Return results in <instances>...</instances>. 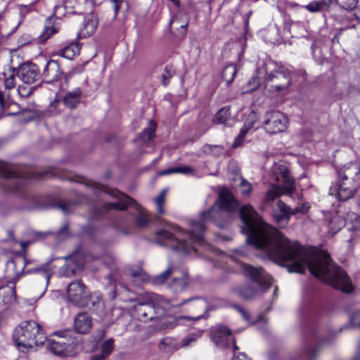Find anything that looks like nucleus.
<instances>
[{
  "mask_svg": "<svg viewBox=\"0 0 360 360\" xmlns=\"http://www.w3.org/2000/svg\"><path fill=\"white\" fill-rule=\"evenodd\" d=\"M240 216L247 242L264 250L274 262L288 267L289 272L303 274L308 268L315 277L335 289L345 292L353 290L345 271L331 262L326 252L311 254L297 242L290 241L277 229L265 223L251 205L243 206Z\"/></svg>",
  "mask_w": 360,
  "mask_h": 360,
  "instance_id": "1",
  "label": "nucleus"
},
{
  "mask_svg": "<svg viewBox=\"0 0 360 360\" xmlns=\"http://www.w3.org/2000/svg\"><path fill=\"white\" fill-rule=\"evenodd\" d=\"M215 213L213 207L207 212L202 213L200 221H192L189 232L183 231L177 226L167 224L169 230L162 229L156 232V241L160 245L172 244L173 250L183 254L195 252V244L203 245L205 243L204 233L206 228V221L212 219Z\"/></svg>",
  "mask_w": 360,
  "mask_h": 360,
  "instance_id": "2",
  "label": "nucleus"
},
{
  "mask_svg": "<svg viewBox=\"0 0 360 360\" xmlns=\"http://www.w3.org/2000/svg\"><path fill=\"white\" fill-rule=\"evenodd\" d=\"M337 175L338 181L330 188V194L341 201L352 198L360 186V164L347 163L337 169Z\"/></svg>",
  "mask_w": 360,
  "mask_h": 360,
  "instance_id": "3",
  "label": "nucleus"
},
{
  "mask_svg": "<svg viewBox=\"0 0 360 360\" xmlns=\"http://www.w3.org/2000/svg\"><path fill=\"white\" fill-rule=\"evenodd\" d=\"M241 269L245 276L250 278L257 284L245 283L232 288L231 291L244 300L255 298L260 291L266 292L272 284V278L262 267H255L248 264H242Z\"/></svg>",
  "mask_w": 360,
  "mask_h": 360,
  "instance_id": "4",
  "label": "nucleus"
},
{
  "mask_svg": "<svg viewBox=\"0 0 360 360\" xmlns=\"http://www.w3.org/2000/svg\"><path fill=\"white\" fill-rule=\"evenodd\" d=\"M13 339L17 347L23 351L43 345L46 336L39 324L34 321H27L15 328Z\"/></svg>",
  "mask_w": 360,
  "mask_h": 360,
  "instance_id": "5",
  "label": "nucleus"
},
{
  "mask_svg": "<svg viewBox=\"0 0 360 360\" xmlns=\"http://www.w3.org/2000/svg\"><path fill=\"white\" fill-rule=\"evenodd\" d=\"M98 188L103 191L106 193L120 200V201L116 202L104 203L102 206V212H107L110 210H117L122 211L125 210L129 205H132L134 206L139 211V214L134 220L136 226L142 229L148 226L150 224V219L148 212L143 210L135 200L120 192L117 189L108 188L105 186H101V187H98Z\"/></svg>",
  "mask_w": 360,
  "mask_h": 360,
  "instance_id": "6",
  "label": "nucleus"
},
{
  "mask_svg": "<svg viewBox=\"0 0 360 360\" xmlns=\"http://www.w3.org/2000/svg\"><path fill=\"white\" fill-rule=\"evenodd\" d=\"M274 175L275 181L266 193L265 202H271L281 195H291L295 190V180L286 167L278 166L275 169Z\"/></svg>",
  "mask_w": 360,
  "mask_h": 360,
  "instance_id": "7",
  "label": "nucleus"
},
{
  "mask_svg": "<svg viewBox=\"0 0 360 360\" xmlns=\"http://www.w3.org/2000/svg\"><path fill=\"white\" fill-rule=\"evenodd\" d=\"M290 84V72L283 67H278L266 74L265 87L270 92L281 95L287 94Z\"/></svg>",
  "mask_w": 360,
  "mask_h": 360,
  "instance_id": "8",
  "label": "nucleus"
},
{
  "mask_svg": "<svg viewBox=\"0 0 360 360\" xmlns=\"http://www.w3.org/2000/svg\"><path fill=\"white\" fill-rule=\"evenodd\" d=\"M67 296L69 301L73 304L84 307L89 300L90 292L80 280H76L68 285Z\"/></svg>",
  "mask_w": 360,
  "mask_h": 360,
  "instance_id": "9",
  "label": "nucleus"
},
{
  "mask_svg": "<svg viewBox=\"0 0 360 360\" xmlns=\"http://www.w3.org/2000/svg\"><path fill=\"white\" fill-rule=\"evenodd\" d=\"M288 118L281 112L273 110L266 112L264 122V129L269 134L284 131L287 129Z\"/></svg>",
  "mask_w": 360,
  "mask_h": 360,
  "instance_id": "10",
  "label": "nucleus"
},
{
  "mask_svg": "<svg viewBox=\"0 0 360 360\" xmlns=\"http://www.w3.org/2000/svg\"><path fill=\"white\" fill-rule=\"evenodd\" d=\"M165 301L158 299V303H139L135 307L136 311L141 318L153 320L165 314Z\"/></svg>",
  "mask_w": 360,
  "mask_h": 360,
  "instance_id": "11",
  "label": "nucleus"
},
{
  "mask_svg": "<svg viewBox=\"0 0 360 360\" xmlns=\"http://www.w3.org/2000/svg\"><path fill=\"white\" fill-rule=\"evenodd\" d=\"M0 176L5 180L13 182L11 190H15L20 187L24 179L27 178L25 173L19 172L16 167L0 161Z\"/></svg>",
  "mask_w": 360,
  "mask_h": 360,
  "instance_id": "12",
  "label": "nucleus"
},
{
  "mask_svg": "<svg viewBox=\"0 0 360 360\" xmlns=\"http://www.w3.org/2000/svg\"><path fill=\"white\" fill-rule=\"evenodd\" d=\"M210 336L213 342L219 347L226 348L231 345L233 337L231 330L226 326H217L211 329Z\"/></svg>",
  "mask_w": 360,
  "mask_h": 360,
  "instance_id": "13",
  "label": "nucleus"
},
{
  "mask_svg": "<svg viewBox=\"0 0 360 360\" xmlns=\"http://www.w3.org/2000/svg\"><path fill=\"white\" fill-rule=\"evenodd\" d=\"M188 16L179 12L170 20V30L178 38L183 39L187 32Z\"/></svg>",
  "mask_w": 360,
  "mask_h": 360,
  "instance_id": "14",
  "label": "nucleus"
},
{
  "mask_svg": "<svg viewBox=\"0 0 360 360\" xmlns=\"http://www.w3.org/2000/svg\"><path fill=\"white\" fill-rule=\"evenodd\" d=\"M70 331L56 332L58 340H49V349L52 353L58 356H66L69 352L70 342L65 341Z\"/></svg>",
  "mask_w": 360,
  "mask_h": 360,
  "instance_id": "15",
  "label": "nucleus"
},
{
  "mask_svg": "<svg viewBox=\"0 0 360 360\" xmlns=\"http://www.w3.org/2000/svg\"><path fill=\"white\" fill-rule=\"evenodd\" d=\"M63 70L57 60H49L42 71L41 75L48 83H52L61 78Z\"/></svg>",
  "mask_w": 360,
  "mask_h": 360,
  "instance_id": "16",
  "label": "nucleus"
},
{
  "mask_svg": "<svg viewBox=\"0 0 360 360\" xmlns=\"http://www.w3.org/2000/svg\"><path fill=\"white\" fill-rule=\"evenodd\" d=\"M18 77L26 84H32L37 81L39 71L34 64H25L18 70Z\"/></svg>",
  "mask_w": 360,
  "mask_h": 360,
  "instance_id": "17",
  "label": "nucleus"
},
{
  "mask_svg": "<svg viewBox=\"0 0 360 360\" xmlns=\"http://www.w3.org/2000/svg\"><path fill=\"white\" fill-rule=\"evenodd\" d=\"M92 319L86 312L79 313L74 319L75 330L80 334L89 333L92 328Z\"/></svg>",
  "mask_w": 360,
  "mask_h": 360,
  "instance_id": "18",
  "label": "nucleus"
},
{
  "mask_svg": "<svg viewBox=\"0 0 360 360\" xmlns=\"http://www.w3.org/2000/svg\"><path fill=\"white\" fill-rule=\"evenodd\" d=\"M219 207L225 211L231 212L238 207V202L228 191H221L219 194Z\"/></svg>",
  "mask_w": 360,
  "mask_h": 360,
  "instance_id": "19",
  "label": "nucleus"
},
{
  "mask_svg": "<svg viewBox=\"0 0 360 360\" xmlns=\"http://www.w3.org/2000/svg\"><path fill=\"white\" fill-rule=\"evenodd\" d=\"M98 25V22L94 16L85 18L82 27L80 29L78 37L79 38H86L92 35Z\"/></svg>",
  "mask_w": 360,
  "mask_h": 360,
  "instance_id": "20",
  "label": "nucleus"
},
{
  "mask_svg": "<svg viewBox=\"0 0 360 360\" xmlns=\"http://www.w3.org/2000/svg\"><path fill=\"white\" fill-rule=\"evenodd\" d=\"M81 98L82 91L80 89L76 88L65 94L63 98V103L67 108L74 109L80 103Z\"/></svg>",
  "mask_w": 360,
  "mask_h": 360,
  "instance_id": "21",
  "label": "nucleus"
},
{
  "mask_svg": "<svg viewBox=\"0 0 360 360\" xmlns=\"http://www.w3.org/2000/svg\"><path fill=\"white\" fill-rule=\"evenodd\" d=\"M114 340L108 339L103 342L101 347V352L91 355L89 360H105L114 350Z\"/></svg>",
  "mask_w": 360,
  "mask_h": 360,
  "instance_id": "22",
  "label": "nucleus"
},
{
  "mask_svg": "<svg viewBox=\"0 0 360 360\" xmlns=\"http://www.w3.org/2000/svg\"><path fill=\"white\" fill-rule=\"evenodd\" d=\"M191 303V307L193 309L196 313L205 312L207 309L206 301L202 298L192 297L188 300H184L179 305H184Z\"/></svg>",
  "mask_w": 360,
  "mask_h": 360,
  "instance_id": "23",
  "label": "nucleus"
},
{
  "mask_svg": "<svg viewBox=\"0 0 360 360\" xmlns=\"http://www.w3.org/2000/svg\"><path fill=\"white\" fill-rule=\"evenodd\" d=\"M79 51L80 47L78 44H71L63 49H58L57 51V55L72 60L76 55L79 54Z\"/></svg>",
  "mask_w": 360,
  "mask_h": 360,
  "instance_id": "24",
  "label": "nucleus"
},
{
  "mask_svg": "<svg viewBox=\"0 0 360 360\" xmlns=\"http://www.w3.org/2000/svg\"><path fill=\"white\" fill-rule=\"evenodd\" d=\"M0 298L4 304H11L15 301V291L13 288L6 286L0 289Z\"/></svg>",
  "mask_w": 360,
  "mask_h": 360,
  "instance_id": "25",
  "label": "nucleus"
},
{
  "mask_svg": "<svg viewBox=\"0 0 360 360\" xmlns=\"http://www.w3.org/2000/svg\"><path fill=\"white\" fill-rule=\"evenodd\" d=\"M193 171L194 169L188 166L174 167L160 171V175H169L174 173L188 174L193 173Z\"/></svg>",
  "mask_w": 360,
  "mask_h": 360,
  "instance_id": "26",
  "label": "nucleus"
},
{
  "mask_svg": "<svg viewBox=\"0 0 360 360\" xmlns=\"http://www.w3.org/2000/svg\"><path fill=\"white\" fill-rule=\"evenodd\" d=\"M159 347L164 352H169L178 348L176 340L170 337H166L162 339L159 345Z\"/></svg>",
  "mask_w": 360,
  "mask_h": 360,
  "instance_id": "27",
  "label": "nucleus"
},
{
  "mask_svg": "<svg viewBox=\"0 0 360 360\" xmlns=\"http://www.w3.org/2000/svg\"><path fill=\"white\" fill-rule=\"evenodd\" d=\"M237 69L234 65H229L225 67L222 71V78L227 83L231 84L236 75Z\"/></svg>",
  "mask_w": 360,
  "mask_h": 360,
  "instance_id": "28",
  "label": "nucleus"
},
{
  "mask_svg": "<svg viewBox=\"0 0 360 360\" xmlns=\"http://www.w3.org/2000/svg\"><path fill=\"white\" fill-rule=\"evenodd\" d=\"M231 116L230 109L228 107L221 108L215 115L214 122L218 124L224 123Z\"/></svg>",
  "mask_w": 360,
  "mask_h": 360,
  "instance_id": "29",
  "label": "nucleus"
},
{
  "mask_svg": "<svg viewBox=\"0 0 360 360\" xmlns=\"http://www.w3.org/2000/svg\"><path fill=\"white\" fill-rule=\"evenodd\" d=\"M175 75V70L172 65H166L163 68L161 75V82L166 86L170 82L171 78Z\"/></svg>",
  "mask_w": 360,
  "mask_h": 360,
  "instance_id": "30",
  "label": "nucleus"
},
{
  "mask_svg": "<svg viewBox=\"0 0 360 360\" xmlns=\"http://www.w3.org/2000/svg\"><path fill=\"white\" fill-rule=\"evenodd\" d=\"M172 271L173 266L172 265H169L165 271L153 277V283L155 285H162L165 283L166 280L172 274Z\"/></svg>",
  "mask_w": 360,
  "mask_h": 360,
  "instance_id": "31",
  "label": "nucleus"
},
{
  "mask_svg": "<svg viewBox=\"0 0 360 360\" xmlns=\"http://www.w3.org/2000/svg\"><path fill=\"white\" fill-rule=\"evenodd\" d=\"M156 124L150 121L148 127L145 129L141 134V139L143 141H149L155 136Z\"/></svg>",
  "mask_w": 360,
  "mask_h": 360,
  "instance_id": "32",
  "label": "nucleus"
},
{
  "mask_svg": "<svg viewBox=\"0 0 360 360\" xmlns=\"http://www.w3.org/2000/svg\"><path fill=\"white\" fill-rule=\"evenodd\" d=\"M187 285V278L185 277H181L179 278H174L170 284V288L174 292H179L184 290Z\"/></svg>",
  "mask_w": 360,
  "mask_h": 360,
  "instance_id": "33",
  "label": "nucleus"
},
{
  "mask_svg": "<svg viewBox=\"0 0 360 360\" xmlns=\"http://www.w3.org/2000/svg\"><path fill=\"white\" fill-rule=\"evenodd\" d=\"M57 30L54 27H46L44 28L43 32L37 38V41L39 44L44 43L46 40H48L52 35L56 34Z\"/></svg>",
  "mask_w": 360,
  "mask_h": 360,
  "instance_id": "34",
  "label": "nucleus"
},
{
  "mask_svg": "<svg viewBox=\"0 0 360 360\" xmlns=\"http://www.w3.org/2000/svg\"><path fill=\"white\" fill-rule=\"evenodd\" d=\"M273 216L278 225L281 227L285 226L288 223L291 217L288 214H281L278 212L277 210H274Z\"/></svg>",
  "mask_w": 360,
  "mask_h": 360,
  "instance_id": "35",
  "label": "nucleus"
},
{
  "mask_svg": "<svg viewBox=\"0 0 360 360\" xmlns=\"http://www.w3.org/2000/svg\"><path fill=\"white\" fill-rule=\"evenodd\" d=\"M166 193L167 191L162 190L158 195V196L155 198V203L157 205L158 212L159 214H161L165 213L164 204L165 201Z\"/></svg>",
  "mask_w": 360,
  "mask_h": 360,
  "instance_id": "36",
  "label": "nucleus"
},
{
  "mask_svg": "<svg viewBox=\"0 0 360 360\" xmlns=\"http://www.w3.org/2000/svg\"><path fill=\"white\" fill-rule=\"evenodd\" d=\"M276 207L277 208L274 210H277V212L281 214H285L290 216L293 214L292 209L281 200H278L277 202Z\"/></svg>",
  "mask_w": 360,
  "mask_h": 360,
  "instance_id": "37",
  "label": "nucleus"
},
{
  "mask_svg": "<svg viewBox=\"0 0 360 360\" xmlns=\"http://www.w3.org/2000/svg\"><path fill=\"white\" fill-rule=\"evenodd\" d=\"M306 9L309 12L314 13L319 12L323 9H326L323 3L321 1H314L309 3L308 5L305 6Z\"/></svg>",
  "mask_w": 360,
  "mask_h": 360,
  "instance_id": "38",
  "label": "nucleus"
},
{
  "mask_svg": "<svg viewBox=\"0 0 360 360\" xmlns=\"http://www.w3.org/2000/svg\"><path fill=\"white\" fill-rule=\"evenodd\" d=\"M257 120V115L254 111H252L249 115L248 117L245 122L243 127L241 129H245V131L248 133V131L252 128L254 126L255 122Z\"/></svg>",
  "mask_w": 360,
  "mask_h": 360,
  "instance_id": "39",
  "label": "nucleus"
},
{
  "mask_svg": "<svg viewBox=\"0 0 360 360\" xmlns=\"http://www.w3.org/2000/svg\"><path fill=\"white\" fill-rule=\"evenodd\" d=\"M240 193L244 196H249L252 191V185L250 182L241 178L240 183Z\"/></svg>",
  "mask_w": 360,
  "mask_h": 360,
  "instance_id": "40",
  "label": "nucleus"
},
{
  "mask_svg": "<svg viewBox=\"0 0 360 360\" xmlns=\"http://www.w3.org/2000/svg\"><path fill=\"white\" fill-rule=\"evenodd\" d=\"M330 224L333 229L338 231L345 226V222L344 220L340 219L338 216L332 217Z\"/></svg>",
  "mask_w": 360,
  "mask_h": 360,
  "instance_id": "41",
  "label": "nucleus"
},
{
  "mask_svg": "<svg viewBox=\"0 0 360 360\" xmlns=\"http://www.w3.org/2000/svg\"><path fill=\"white\" fill-rule=\"evenodd\" d=\"M341 6L347 11H352L358 4V0H340Z\"/></svg>",
  "mask_w": 360,
  "mask_h": 360,
  "instance_id": "42",
  "label": "nucleus"
},
{
  "mask_svg": "<svg viewBox=\"0 0 360 360\" xmlns=\"http://www.w3.org/2000/svg\"><path fill=\"white\" fill-rule=\"evenodd\" d=\"M198 336L194 334L189 335L182 339L181 347H186L190 346L192 343L196 342Z\"/></svg>",
  "mask_w": 360,
  "mask_h": 360,
  "instance_id": "43",
  "label": "nucleus"
},
{
  "mask_svg": "<svg viewBox=\"0 0 360 360\" xmlns=\"http://www.w3.org/2000/svg\"><path fill=\"white\" fill-rule=\"evenodd\" d=\"M309 207H310V206H309V203H307V202H304L301 205H299L296 206L294 209H292L293 214H306L308 212Z\"/></svg>",
  "mask_w": 360,
  "mask_h": 360,
  "instance_id": "44",
  "label": "nucleus"
},
{
  "mask_svg": "<svg viewBox=\"0 0 360 360\" xmlns=\"http://www.w3.org/2000/svg\"><path fill=\"white\" fill-rule=\"evenodd\" d=\"M60 103V101L59 100L56 98L52 102L50 103V104L49 105L48 108H47V111L51 114V115H56V114H58L59 112V111L58 110V105Z\"/></svg>",
  "mask_w": 360,
  "mask_h": 360,
  "instance_id": "45",
  "label": "nucleus"
},
{
  "mask_svg": "<svg viewBox=\"0 0 360 360\" xmlns=\"http://www.w3.org/2000/svg\"><path fill=\"white\" fill-rule=\"evenodd\" d=\"M246 134H247V132L245 131V129H240V134L236 138V139L233 143V148H236L241 146Z\"/></svg>",
  "mask_w": 360,
  "mask_h": 360,
  "instance_id": "46",
  "label": "nucleus"
},
{
  "mask_svg": "<svg viewBox=\"0 0 360 360\" xmlns=\"http://www.w3.org/2000/svg\"><path fill=\"white\" fill-rule=\"evenodd\" d=\"M111 4H112V8L114 10V16L116 17L121 6H122V4L124 3L123 0H110V1Z\"/></svg>",
  "mask_w": 360,
  "mask_h": 360,
  "instance_id": "47",
  "label": "nucleus"
},
{
  "mask_svg": "<svg viewBox=\"0 0 360 360\" xmlns=\"http://www.w3.org/2000/svg\"><path fill=\"white\" fill-rule=\"evenodd\" d=\"M18 93L21 97H27L32 94V89L27 86H19Z\"/></svg>",
  "mask_w": 360,
  "mask_h": 360,
  "instance_id": "48",
  "label": "nucleus"
},
{
  "mask_svg": "<svg viewBox=\"0 0 360 360\" xmlns=\"http://www.w3.org/2000/svg\"><path fill=\"white\" fill-rule=\"evenodd\" d=\"M15 86V77L11 74L8 78L5 79V86L8 89H11Z\"/></svg>",
  "mask_w": 360,
  "mask_h": 360,
  "instance_id": "49",
  "label": "nucleus"
},
{
  "mask_svg": "<svg viewBox=\"0 0 360 360\" xmlns=\"http://www.w3.org/2000/svg\"><path fill=\"white\" fill-rule=\"evenodd\" d=\"M351 322L355 326H360V310H357L353 314Z\"/></svg>",
  "mask_w": 360,
  "mask_h": 360,
  "instance_id": "50",
  "label": "nucleus"
},
{
  "mask_svg": "<svg viewBox=\"0 0 360 360\" xmlns=\"http://www.w3.org/2000/svg\"><path fill=\"white\" fill-rule=\"evenodd\" d=\"M236 308L241 314V315L243 316V319L246 321L250 322V315H249L248 312L246 311L243 308H242V307H240L239 306H236Z\"/></svg>",
  "mask_w": 360,
  "mask_h": 360,
  "instance_id": "51",
  "label": "nucleus"
},
{
  "mask_svg": "<svg viewBox=\"0 0 360 360\" xmlns=\"http://www.w3.org/2000/svg\"><path fill=\"white\" fill-rule=\"evenodd\" d=\"M64 11L65 9L63 6L56 5L54 6V13L58 16L63 15L65 13Z\"/></svg>",
  "mask_w": 360,
  "mask_h": 360,
  "instance_id": "52",
  "label": "nucleus"
},
{
  "mask_svg": "<svg viewBox=\"0 0 360 360\" xmlns=\"http://www.w3.org/2000/svg\"><path fill=\"white\" fill-rule=\"evenodd\" d=\"M203 317V314H199V315H197L196 316H179L178 317V320H181V319H186V320H195V321H198L200 319L202 318Z\"/></svg>",
  "mask_w": 360,
  "mask_h": 360,
  "instance_id": "53",
  "label": "nucleus"
},
{
  "mask_svg": "<svg viewBox=\"0 0 360 360\" xmlns=\"http://www.w3.org/2000/svg\"><path fill=\"white\" fill-rule=\"evenodd\" d=\"M0 108L1 110V112H3L6 108L4 95L1 91H0Z\"/></svg>",
  "mask_w": 360,
  "mask_h": 360,
  "instance_id": "54",
  "label": "nucleus"
},
{
  "mask_svg": "<svg viewBox=\"0 0 360 360\" xmlns=\"http://www.w3.org/2000/svg\"><path fill=\"white\" fill-rule=\"evenodd\" d=\"M252 83H254V85L252 87H251V90H254L255 89H257L259 86V82H258V79H256V78H252V80H250L249 82V84H251Z\"/></svg>",
  "mask_w": 360,
  "mask_h": 360,
  "instance_id": "55",
  "label": "nucleus"
},
{
  "mask_svg": "<svg viewBox=\"0 0 360 360\" xmlns=\"http://www.w3.org/2000/svg\"><path fill=\"white\" fill-rule=\"evenodd\" d=\"M30 6L22 5L20 6V13L30 12Z\"/></svg>",
  "mask_w": 360,
  "mask_h": 360,
  "instance_id": "56",
  "label": "nucleus"
},
{
  "mask_svg": "<svg viewBox=\"0 0 360 360\" xmlns=\"http://www.w3.org/2000/svg\"><path fill=\"white\" fill-rule=\"evenodd\" d=\"M43 274L44 276V278L46 279V285H47L49 282L50 279V275L46 271H43Z\"/></svg>",
  "mask_w": 360,
  "mask_h": 360,
  "instance_id": "57",
  "label": "nucleus"
},
{
  "mask_svg": "<svg viewBox=\"0 0 360 360\" xmlns=\"http://www.w3.org/2000/svg\"><path fill=\"white\" fill-rule=\"evenodd\" d=\"M355 16H356V19L360 22V6L356 9V11L355 13Z\"/></svg>",
  "mask_w": 360,
  "mask_h": 360,
  "instance_id": "58",
  "label": "nucleus"
},
{
  "mask_svg": "<svg viewBox=\"0 0 360 360\" xmlns=\"http://www.w3.org/2000/svg\"><path fill=\"white\" fill-rule=\"evenodd\" d=\"M131 276L133 277H139L140 276H141V271H133L131 273Z\"/></svg>",
  "mask_w": 360,
  "mask_h": 360,
  "instance_id": "59",
  "label": "nucleus"
},
{
  "mask_svg": "<svg viewBox=\"0 0 360 360\" xmlns=\"http://www.w3.org/2000/svg\"><path fill=\"white\" fill-rule=\"evenodd\" d=\"M60 209L64 212H67V206L64 204L60 205Z\"/></svg>",
  "mask_w": 360,
  "mask_h": 360,
  "instance_id": "60",
  "label": "nucleus"
},
{
  "mask_svg": "<svg viewBox=\"0 0 360 360\" xmlns=\"http://www.w3.org/2000/svg\"><path fill=\"white\" fill-rule=\"evenodd\" d=\"M16 360H29V359L25 355H22L20 357H18Z\"/></svg>",
  "mask_w": 360,
  "mask_h": 360,
  "instance_id": "61",
  "label": "nucleus"
},
{
  "mask_svg": "<svg viewBox=\"0 0 360 360\" xmlns=\"http://www.w3.org/2000/svg\"><path fill=\"white\" fill-rule=\"evenodd\" d=\"M233 345V349L234 350H238L239 348L236 346V343H235V341H234V338H233V341L231 342V345Z\"/></svg>",
  "mask_w": 360,
  "mask_h": 360,
  "instance_id": "62",
  "label": "nucleus"
},
{
  "mask_svg": "<svg viewBox=\"0 0 360 360\" xmlns=\"http://www.w3.org/2000/svg\"><path fill=\"white\" fill-rule=\"evenodd\" d=\"M121 232H122V233H124V234H125V235H129V234H130V233H131V231H126V230H124V229H122V230H121Z\"/></svg>",
  "mask_w": 360,
  "mask_h": 360,
  "instance_id": "63",
  "label": "nucleus"
},
{
  "mask_svg": "<svg viewBox=\"0 0 360 360\" xmlns=\"http://www.w3.org/2000/svg\"><path fill=\"white\" fill-rule=\"evenodd\" d=\"M354 360H360V353L354 358Z\"/></svg>",
  "mask_w": 360,
  "mask_h": 360,
  "instance_id": "64",
  "label": "nucleus"
}]
</instances>
